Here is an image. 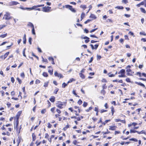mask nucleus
<instances>
[{"mask_svg":"<svg viewBox=\"0 0 146 146\" xmlns=\"http://www.w3.org/2000/svg\"><path fill=\"white\" fill-rule=\"evenodd\" d=\"M48 60L50 61H52V64H55L54 61V59L52 57H49L48 58Z\"/></svg>","mask_w":146,"mask_h":146,"instance_id":"nucleus-11","label":"nucleus"},{"mask_svg":"<svg viewBox=\"0 0 146 146\" xmlns=\"http://www.w3.org/2000/svg\"><path fill=\"white\" fill-rule=\"evenodd\" d=\"M9 52H8L6 53L4 55H3L4 58L3 59V60H4L5 59V58L7 57L8 55L9 54Z\"/></svg>","mask_w":146,"mask_h":146,"instance_id":"nucleus-12","label":"nucleus"},{"mask_svg":"<svg viewBox=\"0 0 146 146\" xmlns=\"http://www.w3.org/2000/svg\"><path fill=\"white\" fill-rule=\"evenodd\" d=\"M17 80L19 82V83L20 84H21L22 82L21 80L19 78H17Z\"/></svg>","mask_w":146,"mask_h":146,"instance_id":"nucleus-46","label":"nucleus"},{"mask_svg":"<svg viewBox=\"0 0 146 146\" xmlns=\"http://www.w3.org/2000/svg\"><path fill=\"white\" fill-rule=\"evenodd\" d=\"M54 75L55 76L60 77V78H63V77L62 75L60 73H58L56 71L55 72Z\"/></svg>","mask_w":146,"mask_h":146,"instance_id":"nucleus-5","label":"nucleus"},{"mask_svg":"<svg viewBox=\"0 0 146 146\" xmlns=\"http://www.w3.org/2000/svg\"><path fill=\"white\" fill-rule=\"evenodd\" d=\"M12 17L10 16V13L8 12H6V14L4 16L3 19L4 18L5 20H9Z\"/></svg>","mask_w":146,"mask_h":146,"instance_id":"nucleus-1","label":"nucleus"},{"mask_svg":"<svg viewBox=\"0 0 146 146\" xmlns=\"http://www.w3.org/2000/svg\"><path fill=\"white\" fill-rule=\"evenodd\" d=\"M140 9L141 12H142L144 13H146V11L143 8H141Z\"/></svg>","mask_w":146,"mask_h":146,"instance_id":"nucleus-30","label":"nucleus"},{"mask_svg":"<svg viewBox=\"0 0 146 146\" xmlns=\"http://www.w3.org/2000/svg\"><path fill=\"white\" fill-rule=\"evenodd\" d=\"M21 77L23 78H24L25 76L24 73L23 72L21 74Z\"/></svg>","mask_w":146,"mask_h":146,"instance_id":"nucleus-42","label":"nucleus"},{"mask_svg":"<svg viewBox=\"0 0 146 146\" xmlns=\"http://www.w3.org/2000/svg\"><path fill=\"white\" fill-rule=\"evenodd\" d=\"M49 69H48V72L50 75H52L53 74V69L51 66L48 67Z\"/></svg>","mask_w":146,"mask_h":146,"instance_id":"nucleus-7","label":"nucleus"},{"mask_svg":"<svg viewBox=\"0 0 146 146\" xmlns=\"http://www.w3.org/2000/svg\"><path fill=\"white\" fill-rule=\"evenodd\" d=\"M144 131L143 130L141 131L140 132H139V131H137V133L139 134H142V133H144Z\"/></svg>","mask_w":146,"mask_h":146,"instance_id":"nucleus-47","label":"nucleus"},{"mask_svg":"<svg viewBox=\"0 0 146 146\" xmlns=\"http://www.w3.org/2000/svg\"><path fill=\"white\" fill-rule=\"evenodd\" d=\"M124 15L125 17H127V18L129 17L130 16V15L127 14H125Z\"/></svg>","mask_w":146,"mask_h":146,"instance_id":"nucleus-57","label":"nucleus"},{"mask_svg":"<svg viewBox=\"0 0 146 146\" xmlns=\"http://www.w3.org/2000/svg\"><path fill=\"white\" fill-rule=\"evenodd\" d=\"M42 11L44 12H48L50 11V9H51V7L47 6V7H43L42 8Z\"/></svg>","mask_w":146,"mask_h":146,"instance_id":"nucleus-2","label":"nucleus"},{"mask_svg":"<svg viewBox=\"0 0 146 146\" xmlns=\"http://www.w3.org/2000/svg\"><path fill=\"white\" fill-rule=\"evenodd\" d=\"M68 84L67 83V84H66L65 82H64L62 83V87L63 88H65Z\"/></svg>","mask_w":146,"mask_h":146,"instance_id":"nucleus-19","label":"nucleus"},{"mask_svg":"<svg viewBox=\"0 0 146 146\" xmlns=\"http://www.w3.org/2000/svg\"><path fill=\"white\" fill-rule=\"evenodd\" d=\"M79 75L80 77L82 78V79H84L85 78V76L84 75L82 74L81 73H79Z\"/></svg>","mask_w":146,"mask_h":146,"instance_id":"nucleus-15","label":"nucleus"},{"mask_svg":"<svg viewBox=\"0 0 146 146\" xmlns=\"http://www.w3.org/2000/svg\"><path fill=\"white\" fill-rule=\"evenodd\" d=\"M48 82H44V86L45 87H46L48 86Z\"/></svg>","mask_w":146,"mask_h":146,"instance_id":"nucleus-23","label":"nucleus"},{"mask_svg":"<svg viewBox=\"0 0 146 146\" xmlns=\"http://www.w3.org/2000/svg\"><path fill=\"white\" fill-rule=\"evenodd\" d=\"M128 34L132 36H133L134 35L133 33L131 31H129Z\"/></svg>","mask_w":146,"mask_h":146,"instance_id":"nucleus-60","label":"nucleus"},{"mask_svg":"<svg viewBox=\"0 0 146 146\" xmlns=\"http://www.w3.org/2000/svg\"><path fill=\"white\" fill-rule=\"evenodd\" d=\"M97 60H100L101 58V56H100V55H97Z\"/></svg>","mask_w":146,"mask_h":146,"instance_id":"nucleus-52","label":"nucleus"},{"mask_svg":"<svg viewBox=\"0 0 146 146\" xmlns=\"http://www.w3.org/2000/svg\"><path fill=\"white\" fill-rule=\"evenodd\" d=\"M99 46V45L98 44H96V45H95L94 46H95V47H94V49H96L98 46Z\"/></svg>","mask_w":146,"mask_h":146,"instance_id":"nucleus-55","label":"nucleus"},{"mask_svg":"<svg viewBox=\"0 0 146 146\" xmlns=\"http://www.w3.org/2000/svg\"><path fill=\"white\" fill-rule=\"evenodd\" d=\"M20 8L23 10H29V8H24L23 7H20Z\"/></svg>","mask_w":146,"mask_h":146,"instance_id":"nucleus-29","label":"nucleus"},{"mask_svg":"<svg viewBox=\"0 0 146 146\" xmlns=\"http://www.w3.org/2000/svg\"><path fill=\"white\" fill-rule=\"evenodd\" d=\"M46 112V110L45 109H44L42 110L41 111V113L43 114H44Z\"/></svg>","mask_w":146,"mask_h":146,"instance_id":"nucleus-36","label":"nucleus"},{"mask_svg":"<svg viewBox=\"0 0 146 146\" xmlns=\"http://www.w3.org/2000/svg\"><path fill=\"white\" fill-rule=\"evenodd\" d=\"M129 140L131 141H134L135 142H136L138 141V140L135 138L130 139H129Z\"/></svg>","mask_w":146,"mask_h":146,"instance_id":"nucleus-27","label":"nucleus"},{"mask_svg":"<svg viewBox=\"0 0 146 146\" xmlns=\"http://www.w3.org/2000/svg\"><path fill=\"white\" fill-rule=\"evenodd\" d=\"M118 77H125L126 76L125 75V74H121V75H119L118 76Z\"/></svg>","mask_w":146,"mask_h":146,"instance_id":"nucleus-34","label":"nucleus"},{"mask_svg":"<svg viewBox=\"0 0 146 146\" xmlns=\"http://www.w3.org/2000/svg\"><path fill=\"white\" fill-rule=\"evenodd\" d=\"M92 21L90 19H88L84 22L85 24H87V23L89 22L90 21Z\"/></svg>","mask_w":146,"mask_h":146,"instance_id":"nucleus-50","label":"nucleus"},{"mask_svg":"<svg viewBox=\"0 0 146 146\" xmlns=\"http://www.w3.org/2000/svg\"><path fill=\"white\" fill-rule=\"evenodd\" d=\"M125 80L127 82H131L130 79L129 78H127Z\"/></svg>","mask_w":146,"mask_h":146,"instance_id":"nucleus-51","label":"nucleus"},{"mask_svg":"<svg viewBox=\"0 0 146 146\" xmlns=\"http://www.w3.org/2000/svg\"><path fill=\"white\" fill-rule=\"evenodd\" d=\"M81 7L82 8H84V9H86V5H81Z\"/></svg>","mask_w":146,"mask_h":146,"instance_id":"nucleus-56","label":"nucleus"},{"mask_svg":"<svg viewBox=\"0 0 146 146\" xmlns=\"http://www.w3.org/2000/svg\"><path fill=\"white\" fill-rule=\"evenodd\" d=\"M49 100L51 102H54L55 100V97L54 96H52Z\"/></svg>","mask_w":146,"mask_h":146,"instance_id":"nucleus-10","label":"nucleus"},{"mask_svg":"<svg viewBox=\"0 0 146 146\" xmlns=\"http://www.w3.org/2000/svg\"><path fill=\"white\" fill-rule=\"evenodd\" d=\"M72 93L76 96L79 97V96H78L76 94L75 90H73L72 91Z\"/></svg>","mask_w":146,"mask_h":146,"instance_id":"nucleus-35","label":"nucleus"},{"mask_svg":"<svg viewBox=\"0 0 146 146\" xmlns=\"http://www.w3.org/2000/svg\"><path fill=\"white\" fill-rule=\"evenodd\" d=\"M56 111L58 113L60 114L61 113V111L58 109H56Z\"/></svg>","mask_w":146,"mask_h":146,"instance_id":"nucleus-58","label":"nucleus"},{"mask_svg":"<svg viewBox=\"0 0 146 146\" xmlns=\"http://www.w3.org/2000/svg\"><path fill=\"white\" fill-rule=\"evenodd\" d=\"M63 104H59L58 105H57V107L59 108L60 109H62L63 108V107L62 106H63Z\"/></svg>","mask_w":146,"mask_h":146,"instance_id":"nucleus-16","label":"nucleus"},{"mask_svg":"<svg viewBox=\"0 0 146 146\" xmlns=\"http://www.w3.org/2000/svg\"><path fill=\"white\" fill-rule=\"evenodd\" d=\"M122 2L123 3L125 4H126L128 3V2L127 0H122Z\"/></svg>","mask_w":146,"mask_h":146,"instance_id":"nucleus-49","label":"nucleus"},{"mask_svg":"<svg viewBox=\"0 0 146 146\" xmlns=\"http://www.w3.org/2000/svg\"><path fill=\"white\" fill-rule=\"evenodd\" d=\"M135 84H136L139 85L141 86L144 88H145V85L143 84L141 82H135Z\"/></svg>","mask_w":146,"mask_h":146,"instance_id":"nucleus-9","label":"nucleus"},{"mask_svg":"<svg viewBox=\"0 0 146 146\" xmlns=\"http://www.w3.org/2000/svg\"><path fill=\"white\" fill-rule=\"evenodd\" d=\"M38 7L37 5H35L32 7V8H29V10H31L34 9Z\"/></svg>","mask_w":146,"mask_h":146,"instance_id":"nucleus-14","label":"nucleus"},{"mask_svg":"<svg viewBox=\"0 0 146 146\" xmlns=\"http://www.w3.org/2000/svg\"><path fill=\"white\" fill-rule=\"evenodd\" d=\"M116 8H117L118 9H123V7L121 6H118L115 7Z\"/></svg>","mask_w":146,"mask_h":146,"instance_id":"nucleus-26","label":"nucleus"},{"mask_svg":"<svg viewBox=\"0 0 146 146\" xmlns=\"http://www.w3.org/2000/svg\"><path fill=\"white\" fill-rule=\"evenodd\" d=\"M40 80H36L35 83H36V84H38V83H40Z\"/></svg>","mask_w":146,"mask_h":146,"instance_id":"nucleus-53","label":"nucleus"},{"mask_svg":"<svg viewBox=\"0 0 146 146\" xmlns=\"http://www.w3.org/2000/svg\"><path fill=\"white\" fill-rule=\"evenodd\" d=\"M82 101L80 100H79L78 102V104L80 105L82 104Z\"/></svg>","mask_w":146,"mask_h":146,"instance_id":"nucleus-45","label":"nucleus"},{"mask_svg":"<svg viewBox=\"0 0 146 146\" xmlns=\"http://www.w3.org/2000/svg\"><path fill=\"white\" fill-rule=\"evenodd\" d=\"M117 128L116 126H110V128L109 129L111 130H115Z\"/></svg>","mask_w":146,"mask_h":146,"instance_id":"nucleus-8","label":"nucleus"},{"mask_svg":"<svg viewBox=\"0 0 146 146\" xmlns=\"http://www.w3.org/2000/svg\"><path fill=\"white\" fill-rule=\"evenodd\" d=\"M47 125H48V128H50L52 126V125H51L50 123H48L47 124Z\"/></svg>","mask_w":146,"mask_h":146,"instance_id":"nucleus-48","label":"nucleus"},{"mask_svg":"<svg viewBox=\"0 0 146 146\" xmlns=\"http://www.w3.org/2000/svg\"><path fill=\"white\" fill-rule=\"evenodd\" d=\"M85 14L84 13H82L81 15V21H82L83 18L84 17Z\"/></svg>","mask_w":146,"mask_h":146,"instance_id":"nucleus-17","label":"nucleus"},{"mask_svg":"<svg viewBox=\"0 0 146 146\" xmlns=\"http://www.w3.org/2000/svg\"><path fill=\"white\" fill-rule=\"evenodd\" d=\"M6 26V25H0V30L3 29L4 27H5Z\"/></svg>","mask_w":146,"mask_h":146,"instance_id":"nucleus-28","label":"nucleus"},{"mask_svg":"<svg viewBox=\"0 0 146 146\" xmlns=\"http://www.w3.org/2000/svg\"><path fill=\"white\" fill-rule=\"evenodd\" d=\"M125 70L124 69H121L120 71L118 72V74H125Z\"/></svg>","mask_w":146,"mask_h":146,"instance_id":"nucleus-18","label":"nucleus"},{"mask_svg":"<svg viewBox=\"0 0 146 146\" xmlns=\"http://www.w3.org/2000/svg\"><path fill=\"white\" fill-rule=\"evenodd\" d=\"M26 35L25 34L24 35L23 37V43L24 44H25L26 43Z\"/></svg>","mask_w":146,"mask_h":146,"instance_id":"nucleus-13","label":"nucleus"},{"mask_svg":"<svg viewBox=\"0 0 146 146\" xmlns=\"http://www.w3.org/2000/svg\"><path fill=\"white\" fill-rule=\"evenodd\" d=\"M101 93L103 94L104 95L105 94V92L104 89H103V90L101 91Z\"/></svg>","mask_w":146,"mask_h":146,"instance_id":"nucleus-63","label":"nucleus"},{"mask_svg":"<svg viewBox=\"0 0 146 146\" xmlns=\"http://www.w3.org/2000/svg\"><path fill=\"white\" fill-rule=\"evenodd\" d=\"M137 131L132 130V129H130V133H135V132L137 133Z\"/></svg>","mask_w":146,"mask_h":146,"instance_id":"nucleus-32","label":"nucleus"},{"mask_svg":"<svg viewBox=\"0 0 146 146\" xmlns=\"http://www.w3.org/2000/svg\"><path fill=\"white\" fill-rule=\"evenodd\" d=\"M32 40V38H31L29 37V44H32V43H31Z\"/></svg>","mask_w":146,"mask_h":146,"instance_id":"nucleus-37","label":"nucleus"},{"mask_svg":"<svg viewBox=\"0 0 146 146\" xmlns=\"http://www.w3.org/2000/svg\"><path fill=\"white\" fill-rule=\"evenodd\" d=\"M111 110L112 114V115H113L114 112V108L113 107V106L111 107Z\"/></svg>","mask_w":146,"mask_h":146,"instance_id":"nucleus-22","label":"nucleus"},{"mask_svg":"<svg viewBox=\"0 0 146 146\" xmlns=\"http://www.w3.org/2000/svg\"><path fill=\"white\" fill-rule=\"evenodd\" d=\"M28 25L29 26H30V27H32V28L34 27V25H33V24L32 23H31V22H29L28 23Z\"/></svg>","mask_w":146,"mask_h":146,"instance_id":"nucleus-21","label":"nucleus"},{"mask_svg":"<svg viewBox=\"0 0 146 146\" xmlns=\"http://www.w3.org/2000/svg\"><path fill=\"white\" fill-rule=\"evenodd\" d=\"M75 81V80L74 79L72 78L67 83L68 84L69 83H71L72 82V81Z\"/></svg>","mask_w":146,"mask_h":146,"instance_id":"nucleus-24","label":"nucleus"},{"mask_svg":"<svg viewBox=\"0 0 146 146\" xmlns=\"http://www.w3.org/2000/svg\"><path fill=\"white\" fill-rule=\"evenodd\" d=\"M12 4L13 5H16L17 4H19L16 1H13L12 2Z\"/></svg>","mask_w":146,"mask_h":146,"instance_id":"nucleus-39","label":"nucleus"},{"mask_svg":"<svg viewBox=\"0 0 146 146\" xmlns=\"http://www.w3.org/2000/svg\"><path fill=\"white\" fill-rule=\"evenodd\" d=\"M106 111H107L106 110L102 109L101 110L100 112L101 113H103V112H106Z\"/></svg>","mask_w":146,"mask_h":146,"instance_id":"nucleus-59","label":"nucleus"},{"mask_svg":"<svg viewBox=\"0 0 146 146\" xmlns=\"http://www.w3.org/2000/svg\"><path fill=\"white\" fill-rule=\"evenodd\" d=\"M42 61L44 62H48V60L46 59H44L42 56Z\"/></svg>","mask_w":146,"mask_h":146,"instance_id":"nucleus-41","label":"nucleus"},{"mask_svg":"<svg viewBox=\"0 0 146 146\" xmlns=\"http://www.w3.org/2000/svg\"><path fill=\"white\" fill-rule=\"evenodd\" d=\"M32 34L33 35H35V29H34V27H33L32 28Z\"/></svg>","mask_w":146,"mask_h":146,"instance_id":"nucleus-44","label":"nucleus"},{"mask_svg":"<svg viewBox=\"0 0 146 146\" xmlns=\"http://www.w3.org/2000/svg\"><path fill=\"white\" fill-rule=\"evenodd\" d=\"M42 75L45 77H47L48 76L47 73L45 72H44L43 73Z\"/></svg>","mask_w":146,"mask_h":146,"instance_id":"nucleus-33","label":"nucleus"},{"mask_svg":"<svg viewBox=\"0 0 146 146\" xmlns=\"http://www.w3.org/2000/svg\"><path fill=\"white\" fill-rule=\"evenodd\" d=\"M102 88L103 89H105L107 88L105 84H104L103 85Z\"/></svg>","mask_w":146,"mask_h":146,"instance_id":"nucleus-54","label":"nucleus"},{"mask_svg":"<svg viewBox=\"0 0 146 146\" xmlns=\"http://www.w3.org/2000/svg\"><path fill=\"white\" fill-rule=\"evenodd\" d=\"M69 127V125H67L63 129L64 130H66L67 128H68Z\"/></svg>","mask_w":146,"mask_h":146,"instance_id":"nucleus-43","label":"nucleus"},{"mask_svg":"<svg viewBox=\"0 0 146 146\" xmlns=\"http://www.w3.org/2000/svg\"><path fill=\"white\" fill-rule=\"evenodd\" d=\"M7 35V33H5L4 34H3L1 35H0V37L4 38L6 37Z\"/></svg>","mask_w":146,"mask_h":146,"instance_id":"nucleus-20","label":"nucleus"},{"mask_svg":"<svg viewBox=\"0 0 146 146\" xmlns=\"http://www.w3.org/2000/svg\"><path fill=\"white\" fill-rule=\"evenodd\" d=\"M131 66H130L128 65L126 67V68L127 69L126 70V71L127 72V75L129 76L131 75L130 74L129 72H130L131 71V70L129 68H130Z\"/></svg>","mask_w":146,"mask_h":146,"instance_id":"nucleus-6","label":"nucleus"},{"mask_svg":"<svg viewBox=\"0 0 146 146\" xmlns=\"http://www.w3.org/2000/svg\"><path fill=\"white\" fill-rule=\"evenodd\" d=\"M87 105L88 104L87 103L85 102H84L83 106L84 107H85L87 106Z\"/></svg>","mask_w":146,"mask_h":146,"instance_id":"nucleus-38","label":"nucleus"},{"mask_svg":"<svg viewBox=\"0 0 146 146\" xmlns=\"http://www.w3.org/2000/svg\"><path fill=\"white\" fill-rule=\"evenodd\" d=\"M92 109V108L91 107H90L88 109L86 110V111L87 112L89 111L90 110H91Z\"/></svg>","mask_w":146,"mask_h":146,"instance_id":"nucleus-40","label":"nucleus"},{"mask_svg":"<svg viewBox=\"0 0 146 146\" xmlns=\"http://www.w3.org/2000/svg\"><path fill=\"white\" fill-rule=\"evenodd\" d=\"M19 115H16V118H17V125L16 126V129L17 131H18V133H19L20 132V130H19V131L18 130V125L19 124V121L18 119L19 117Z\"/></svg>","mask_w":146,"mask_h":146,"instance_id":"nucleus-3","label":"nucleus"},{"mask_svg":"<svg viewBox=\"0 0 146 146\" xmlns=\"http://www.w3.org/2000/svg\"><path fill=\"white\" fill-rule=\"evenodd\" d=\"M108 76L110 77H113L115 76V75L113 74H108Z\"/></svg>","mask_w":146,"mask_h":146,"instance_id":"nucleus-61","label":"nucleus"},{"mask_svg":"<svg viewBox=\"0 0 146 146\" xmlns=\"http://www.w3.org/2000/svg\"><path fill=\"white\" fill-rule=\"evenodd\" d=\"M65 7L66 8H68L70 10L72 11L75 12L76 11L75 9L73 8L72 7L69 5H65Z\"/></svg>","mask_w":146,"mask_h":146,"instance_id":"nucleus-4","label":"nucleus"},{"mask_svg":"<svg viewBox=\"0 0 146 146\" xmlns=\"http://www.w3.org/2000/svg\"><path fill=\"white\" fill-rule=\"evenodd\" d=\"M21 113H22V111H19L17 113V115H19V116H20L21 114Z\"/></svg>","mask_w":146,"mask_h":146,"instance_id":"nucleus-64","label":"nucleus"},{"mask_svg":"<svg viewBox=\"0 0 146 146\" xmlns=\"http://www.w3.org/2000/svg\"><path fill=\"white\" fill-rule=\"evenodd\" d=\"M124 37H125V39H126V40H129V38H128V36L127 35H125L124 36Z\"/></svg>","mask_w":146,"mask_h":146,"instance_id":"nucleus-62","label":"nucleus"},{"mask_svg":"<svg viewBox=\"0 0 146 146\" xmlns=\"http://www.w3.org/2000/svg\"><path fill=\"white\" fill-rule=\"evenodd\" d=\"M59 89L58 88H56L54 90V93L55 94H57V92L58 91Z\"/></svg>","mask_w":146,"mask_h":146,"instance_id":"nucleus-31","label":"nucleus"},{"mask_svg":"<svg viewBox=\"0 0 146 146\" xmlns=\"http://www.w3.org/2000/svg\"><path fill=\"white\" fill-rule=\"evenodd\" d=\"M90 17L94 19H96V17L95 15L94 14H92L90 16Z\"/></svg>","mask_w":146,"mask_h":146,"instance_id":"nucleus-25","label":"nucleus"}]
</instances>
